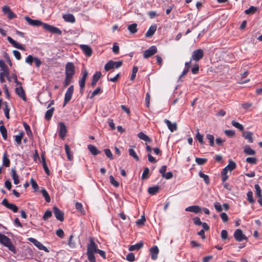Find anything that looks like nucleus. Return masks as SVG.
<instances>
[{"instance_id": "bf43d9fd", "label": "nucleus", "mask_w": 262, "mask_h": 262, "mask_svg": "<svg viewBox=\"0 0 262 262\" xmlns=\"http://www.w3.org/2000/svg\"><path fill=\"white\" fill-rule=\"evenodd\" d=\"M126 259L128 261L133 262L135 260V256L133 253H129L126 255Z\"/></svg>"}, {"instance_id": "f8f14e48", "label": "nucleus", "mask_w": 262, "mask_h": 262, "mask_svg": "<svg viewBox=\"0 0 262 262\" xmlns=\"http://www.w3.org/2000/svg\"><path fill=\"white\" fill-rule=\"evenodd\" d=\"M75 74V66L72 62H68L66 66V75L74 76Z\"/></svg>"}, {"instance_id": "5701e85b", "label": "nucleus", "mask_w": 262, "mask_h": 262, "mask_svg": "<svg viewBox=\"0 0 262 262\" xmlns=\"http://www.w3.org/2000/svg\"><path fill=\"white\" fill-rule=\"evenodd\" d=\"M80 48L87 56H91L92 54V50L89 46L82 45L80 46Z\"/></svg>"}, {"instance_id": "20e7f679", "label": "nucleus", "mask_w": 262, "mask_h": 262, "mask_svg": "<svg viewBox=\"0 0 262 262\" xmlns=\"http://www.w3.org/2000/svg\"><path fill=\"white\" fill-rule=\"evenodd\" d=\"M123 64V61H114L113 60H110L108 62H107L105 66H104V70L106 71H108L112 69H118L122 66Z\"/></svg>"}, {"instance_id": "0e129e2a", "label": "nucleus", "mask_w": 262, "mask_h": 262, "mask_svg": "<svg viewBox=\"0 0 262 262\" xmlns=\"http://www.w3.org/2000/svg\"><path fill=\"white\" fill-rule=\"evenodd\" d=\"M195 138L201 144H204L203 136L200 134L199 129H198V133L196 135Z\"/></svg>"}, {"instance_id": "b1692460", "label": "nucleus", "mask_w": 262, "mask_h": 262, "mask_svg": "<svg viewBox=\"0 0 262 262\" xmlns=\"http://www.w3.org/2000/svg\"><path fill=\"white\" fill-rule=\"evenodd\" d=\"M62 17L68 23H74L76 21L74 16L72 14H64Z\"/></svg>"}, {"instance_id": "1a4fd4ad", "label": "nucleus", "mask_w": 262, "mask_h": 262, "mask_svg": "<svg viewBox=\"0 0 262 262\" xmlns=\"http://www.w3.org/2000/svg\"><path fill=\"white\" fill-rule=\"evenodd\" d=\"M2 204L8 209L12 210L14 212H17L18 210L16 205L12 203H9L6 198L3 200Z\"/></svg>"}, {"instance_id": "f3484780", "label": "nucleus", "mask_w": 262, "mask_h": 262, "mask_svg": "<svg viewBox=\"0 0 262 262\" xmlns=\"http://www.w3.org/2000/svg\"><path fill=\"white\" fill-rule=\"evenodd\" d=\"M164 121L166 124L168 129L171 132H173L177 129V125L176 122L172 123L169 120L166 119H165Z\"/></svg>"}, {"instance_id": "4d7b16f0", "label": "nucleus", "mask_w": 262, "mask_h": 262, "mask_svg": "<svg viewBox=\"0 0 262 262\" xmlns=\"http://www.w3.org/2000/svg\"><path fill=\"white\" fill-rule=\"evenodd\" d=\"M4 104H5V108H4V112L5 116L7 119H9L10 118V116H9L10 109L8 108V106L7 105V103L6 102H5Z\"/></svg>"}, {"instance_id": "37998d69", "label": "nucleus", "mask_w": 262, "mask_h": 262, "mask_svg": "<svg viewBox=\"0 0 262 262\" xmlns=\"http://www.w3.org/2000/svg\"><path fill=\"white\" fill-rule=\"evenodd\" d=\"M128 152L130 156L134 158L136 160L139 161V158L137 155L136 154L135 151L134 150V149L132 148H129L128 149Z\"/></svg>"}, {"instance_id": "bb28decb", "label": "nucleus", "mask_w": 262, "mask_h": 262, "mask_svg": "<svg viewBox=\"0 0 262 262\" xmlns=\"http://www.w3.org/2000/svg\"><path fill=\"white\" fill-rule=\"evenodd\" d=\"M88 148L89 150V151L91 152V153L94 156H96L100 153V151L99 150L97 147L93 145L90 144L88 146Z\"/></svg>"}, {"instance_id": "7ed1b4c3", "label": "nucleus", "mask_w": 262, "mask_h": 262, "mask_svg": "<svg viewBox=\"0 0 262 262\" xmlns=\"http://www.w3.org/2000/svg\"><path fill=\"white\" fill-rule=\"evenodd\" d=\"M82 77L79 80V85L80 86V92L82 94L85 87V81L87 79L88 73L85 69H82L81 71Z\"/></svg>"}, {"instance_id": "72a5a7b5", "label": "nucleus", "mask_w": 262, "mask_h": 262, "mask_svg": "<svg viewBox=\"0 0 262 262\" xmlns=\"http://www.w3.org/2000/svg\"><path fill=\"white\" fill-rule=\"evenodd\" d=\"M10 164V160L8 158L6 153L3 154V165L5 167H9Z\"/></svg>"}, {"instance_id": "2eb2a0df", "label": "nucleus", "mask_w": 262, "mask_h": 262, "mask_svg": "<svg viewBox=\"0 0 262 262\" xmlns=\"http://www.w3.org/2000/svg\"><path fill=\"white\" fill-rule=\"evenodd\" d=\"M0 68L2 71L0 74L5 75L6 77H8L9 74V70L4 61L3 60H0Z\"/></svg>"}, {"instance_id": "ddd939ff", "label": "nucleus", "mask_w": 262, "mask_h": 262, "mask_svg": "<svg viewBox=\"0 0 262 262\" xmlns=\"http://www.w3.org/2000/svg\"><path fill=\"white\" fill-rule=\"evenodd\" d=\"M59 136L61 139H64L66 136L67 133V127L63 122H60L59 123Z\"/></svg>"}, {"instance_id": "8fccbe9b", "label": "nucleus", "mask_w": 262, "mask_h": 262, "mask_svg": "<svg viewBox=\"0 0 262 262\" xmlns=\"http://www.w3.org/2000/svg\"><path fill=\"white\" fill-rule=\"evenodd\" d=\"M75 208L79 212H80L82 214H84V210L83 209L82 205L81 203L77 202L75 204Z\"/></svg>"}, {"instance_id": "412c9836", "label": "nucleus", "mask_w": 262, "mask_h": 262, "mask_svg": "<svg viewBox=\"0 0 262 262\" xmlns=\"http://www.w3.org/2000/svg\"><path fill=\"white\" fill-rule=\"evenodd\" d=\"M7 39H8V41L11 44H12L14 47L17 48L18 49H20V50H24V47H23V46L21 44H20V43H18L17 42H16V41H15L11 37L8 36L7 37Z\"/></svg>"}, {"instance_id": "f257e3e1", "label": "nucleus", "mask_w": 262, "mask_h": 262, "mask_svg": "<svg viewBox=\"0 0 262 262\" xmlns=\"http://www.w3.org/2000/svg\"><path fill=\"white\" fill-rule=\"evenodd\" d=\"M89 243L87 245L86 255L88 259L90 262H96L95 256V253H96L98 248V245L94 242L93 238L89 237Z\"/></svg>"}, {"instance_id": "ea45409f", "label": "nucleus", "mask_w": 262, "mask_h": 262, "mask_svg": "<svg viewBox=\"0 0 262 262\" xmlns=\"http://www.w3.org/2000/svg\"><path fill=\"white\" fill-rule=\"evenodd\" d=\"M207 159L206 158H195V161L199 165H202L205 164L207 162Z\"/></svg>"}, {"instance_id": "6e6552de", "label": "nucleus", "mask_w": 262, "mask_h": 262, "mask_svg": "<svg viewBox=\"0 0 262 262\" xmlns=\"http://www.w3.org/2000/svg\"><path fill=\"white\" fill-rule=\"evenodd\" d=\"M157 51L158 50L156 46H152L143 52V57L145 59L148 58L149 57L155 55L157 52Z\"/></svg>"}, {"instance_id": "c756f323", "label": "nucleus", "mask_w": 262, "mask_h": 262, "mask_svg": "<svg viewBox=\"0 0 262 262\" xmlns=\"http://www.w3.org/2000/svg\"><path fill=\"white\" fill-rule=\"evenodd\" d=\"M159 186L150 187L148 188V192L151 195H155L159 192Z\"/></svg>"}, {"instance_id": "9b49d317", "label": "nucleus", "mask_w": 262, "mask_h": 262, "mask_svg": "<svg viewBox=\"0 0 262 262\" xmlns=\"http://www.w3.org/2000/svg\"><path fill=\"white\" fill-rule=\"evenodd\" d=\"M54 214L57 220L62 222L64 220V213L62 211L60 210L57 207L54 206L53 208Z\"/></svg>"}, {"instance_id": "aec40b11", "label": "nucleus", "mask_w": 262, "mask_h": 262, "mask_svg": "<svg viewBox=\"0 0 262 262\" xmlns=\"http://www.w3.org/2000/svg\"><path fill=\"white\" fill-rule=\"evenodd\" d=\"M41 162L42 163V165L43 168V169L45 171V172L47 173V175L49 176L50 174V171L48 167L46 161V158L44 154H42L41 155Z\"/></svg>"}, {"instance_id": "a878e982", "label": "nucleus", "mask_w": 262, "mask_h": 262, "mask_svg": "<svg viewBox=\"0 0 262 262\" xmlns=\"http://www.w3.org/2000/svg\"><path fill=\"white\" fill-rule=\"evenodd\" d=\"M243 137L248 140L249 143H252L253 142V134L249 131L244 132L243 133Z\"/></svg>"}, {"instance_id": "de8ad7c7", "label": "nucleus", "mask_w": 262, "mask_h": 262, "mask_svg": "<svg viewBox=\"0 0 262 262\" xmlns=\"http://www.w3.org/2000/svg\"><path fill=\"white\" fill-rule=\"evenodd\" d=\"M244 152L248 155H254L255 154V151L249 146H247L244 149Z\"/></svg>"}, {"instance_id": "6ab92c4d", "label": "nucleus", "mask_w": 262, "mask_h": 262, "mask_svg": "<svg viewBox=\"0 0 262 262\" xmlns=\"http://www.w3.org/2000/svg\"><path fill=\"white\" fill-rule=\"evenodd\" d=\"M101 76V73L100 72H96L93 76L92 80L91 85L92 87H94L99 79Z\"/></svg>"}, {"instance_id": "680f3d73", "label": "nucleus", "mask_w": 262, "mask_h": 262, "mask_svg": "<svg viewBox=\"0 0 262 262\" xmlns=\"http://www.w3.org/2000/svg\"><path fill=\"white\" fill-rule=\"evenodd\" d=\"M256 190V195L257 197L261 196V190L260 186L258 184H255L254 186Z\"/></svg>"}, {"instance_id": "a18cd8bd", "label": "nucleus", "mask_w": 262, "mask_h": 262, "mask_svg": "<svg viewBox=\"0 0 262 262\" xmlns=\"http://www.w3.org/2000/svg\"><path fill=\"white\" fill-rule=\"evenodd\" d=\"M73 76L66 75V78L64 81V86L67 87L71 82Z\"/></svg>"}, {"instance_id": "3c124183", "label": "nucleus", "mask_w": 262, "mask_h": 262, "mask_svg": "<svg viewBox=\"0 0 262 262\" xmlns=\"http://www.w3.org/2000/svg\"><path fill=\"white\" fill-rule=\"evenodd\" d=\"M138 68L137 66H134L132 70V73L130 77V80L133 81L135 79L136 74L138 72Z\"/></svg>"}, {"instance_id": "e2e57ef3", "label": "nucleus", "mask_w": 262, "mask_h": 262, "mask_svg": "<svg viewBox=\"0 0 262 262\" xmlns=\"http://www.w3.org/2000/svg\"><path fill=\"white\" fill-rule=\"evenodd\" d=\"M246 161L251 164H255L257 162V159L254 157H248L246 158Z\"/></svg>"}, {"instance_id": "423d86ee", "label": "nucleus", "mask_w": 262, "mask_h": 262, "mask_svg": "<svg viewBox=\"0 0 262 262\" xmlns=\"http://www.w3.org/2000/svg\"><path fill=\"white\" fill-rule=\"evenodd\" d=\"M74 92V86L71 85L65 93L63 106H64L71 99Z\"/></svg>"}, {"instance_id": "cd10ccee", "label": "nucleus", "mask_w": 262, "mask_h": 262, "mask_svg": "<svg viewBox=\"0 0 262 262\" xmlns=\"http://www.w3.org/2000/svg\"><path fill=\"white\" fill-rule=\"evenodd\" d=\"M15 92L24 100H26V97L25 94V92L21 86L15 88Z\"/></svg>"}, {"instance_id": "f704fd0d", "label": "nucleus", "mask_w": 262, "mask_h": 262, "mask_svg": "<svg viewBox=\"0 0 262 262\" xmlns=\"http://www.w3.org/2000/svg\"><path fill=\"white\" fill-rule=\"evenodd\" d=\"M199 176L204 179L206 184L208 185L210 183V179L208 175L204 173L202 171H200L199 173Z\"/></svg>"}, {"instance_id": "0eeeda50", "label": "nucleus", "mask_w": 262, "mask_h": 262, "mask_svg": "<svg viewBox=\"0 0 262 262\" xmlns=\"http://www.w3.org/2000/svg\"><path fill=\"white\" fill-rule=\"evenodd\" d=\"M43 29L53 34L58 35H61L62 34V31L59 28L49 24L44 25Z\"/></svg>"}, {"instance_id": "49530a36", "label": "nucleus", "mask_w": 262, "mask_h": 262, "mask_svg": "<svg viewBox=\"0 0 262 262\" xmlns=\"http://www.w3.org/2000/svg\"><path fill=\"white\" fill-rule=\"evenodd\" d=\"M231 124L235 127L238 128L239 130L243 131L244 130L243 126L239 123L236 122L235 121H232Z\"/></svg>"}, {"instance_id": "58836bf2", "label": "nucleus", "mask_w": 262, "mask_h": 262, "mask_svg": "<svg viewBox=\"0 0 262 262\" xmlns=\"http://www.w3.org/2000/svg\"><path fill=\"white\" fill-rule=\"evenodd\" d=\"M227 169L225 168L222 169L221 171V178L223 182H225L228 179V176H227Z\"/></svg>"}, {"instance_id": "052dcab7", "label": "nucleus", "mask_w": 262, "mask_h": 262, "mask_svg": "<svg viewBox=\"0 0 262 262\" xmlns=\"http://www.w3.org/2000/svg\"><path fill=\"white\" fill-rule=\"evenodd\" d=\"M146 220L145 218V216L144 215H142L141 216V218L137 220L136 222V223L138 226H142L144 224V223L145 222Z\"/></svg>"}, {"instance_id": "4c0bfd02", "label": "nucleus", "mask_w": 262, "mask_h": 262, "mask_svg": "<svg viewBox=\"0 0 262 262\" xmlns=\"http://www.w3.org/2000/svg\"><path fill=\"white\" fill-rule=\"evenodd\" d=\"M0 132L2 135V137L4 140L7 139V131L6 127L4 125L0 126Z\"/></svg>"}, {"instance_id": "dca6fc26", "label": "nucleus", "mask_w": 262, "mask_h": 262, "mask_svg": "<svg viewBox=\"0 0 262 262\" xmlns=\"http://www.w3.org/2000/svg\"><path fill=\"white\" fill-rule=\"evenodd\" d=\"M185 211L188 212H193L195 213H198L201 212V208L199 206L193 205L186 208Z\"/></svg>"}, {"instance_id": "4be33fe9", "label": "nucleus", "mask_w": 262, "mask_h": 262, "mask_svg": "<svg viewBox=\"0 0 262 262\" xmlns=\"http://www.w3.org/2000/svg\"><path fill=\"white\" fill-rule=\"evenodd\" d=\"M34 245L37 247L40 250H43L46 252H49L48 249L43 245L42 243L34 238Z\"/></svg>"}, {"instance_id": "f03ea898", "label": "nucleus", "mask_w": 262, "mask_h": 262, "mask_svg": "<svg viewBox=\"0 0 262 262\" xmlns=\"http://www.w3.org/2000/svg\"><path fill=\"white\" fill-rule=\"evenodd\" d=\"M0 243L5 247H8L9 250L13 253H15L16 252L15 248L11 242L10 238L2 233H0Z\"/></svg>"}, {"instance_id": "c85d7f7f", "label": "nucleus", "mask_w": 262, "mask_h": 262, "mask_svg": "<svg viewBox=\"0 0 262 262\" xmlns=\"http://www.w3.org/2000/svg\"><path fill=\"white\" fill-rule=\"evenodd\" d=\"M40 192L45 198L46 201L48 203L50 202L51 198L46 189L43 187H41Z\"/></svg>"}, {"instance_id": "69168bd1", "label": "nucleus", "mask_w": 262, "mask_h": 262, "mask_svg": "<svg viewBox=\"0 0 262 262\" xmlns=\"http://www.w3.org/2000/svg\"><path fill=\"white\" fill-rule=\"evenodd\" d=\"M247 196L248 201L250 203H253L254 202V200L253 198V193L252 191H248L247 193Z\"/></svg>"}, {"instance_id": "393cba45", "label": "nucleus", "mask_w": 262, "mask_h": 262, "mask_svg": "<svg viewBox=\"0 0 262 262\" xmlns=\"http://www.w3.org/2000/svg\"><path fill=\"white\" fill-rule=\"evenodd\" d=\"M157 30L156 25H152L148 29V31L145 33V36L146 37H151L155 33Z\"/></svg>"}, {"instance_id": "9d476101", "label": "nucleus", "mask_w": 262, "mask_h": 262, "mask_svg": "<svg viewBox=\"0 0 262 262\" xmlns=\"http://www.w3.org/2000/svg\"><path fill=\"white\" fill-rule=\"evenodd\" d=\"M234 237L238 242H242L244 239H247V237L243 234V231L240 229H236L234 233Z\"/></svg>"}, {"instance_id": "39448f33", "label": "nucleus", "mask_w": 262, "mask_h": 262, "mask_svg": "<svg viewBox=\"0 0 262 262\" xmlns=\"http://www.w3.org/2000/svg\"><path fill=\"white\" fill-rule=\"evenodd\" d=\"M204 56V52L203 50L199 49L194 50L192 54L191 60H194L195 61H199Z\"/></svg>"}, {"instance_id": "864d4df0", "label": "nucleus", "mask_w": 262, "mask_h": 262, "mask_svg": "<svg viewBox=\"0 0 262 262\" xmlns=\"http://www.w3.org/2000/svg\"><path fill=\"white\" fill-rule=\"evenodd\" d=\"M110 75H111L110 73L108 74V75H107V79H108V81H112V82H116L118 80V79L119 78V77H120V74L119 73L117 74L114 77H110Z\"/></svg>"}, {"instance_id": "473e14b6", "label": "nucleus", "mask_w": 262, "mask_h": 262, "mask_svg": "<svg viewBox=\"0 0 262 262\" xmlns=\"http://www.w3.org/2000/svg\"><path fill=\"white\" fill-rule=\"evenodd\" d=\"M138 137L141 140H144L146 142H151V139L145 135L143 132H140L138 134Z\"/></svg>"}, {"instance_id": "79ce46f5", "label": "nucleus", "mask_w": 262, "mask_h": 262, "mask_svg": "<svg viewBox=\"0 0 262 262\" xmlns=\"http://www.w3.org/2000/svg\"><path fill=\"white\" fill-rule=\"evenodd\" d=\"M24 136V133L20 132L18 135L14 136L15 141L17 143V144L19 145L21 143V139Z\"/></svg>"}, {"instance_id": "774afa93", "label": "nucleus", "mask_w": 262, "mask_h": 262, "mask_svg": "<svg viewBox=\"0 0 262 262\" xmlns=\"http://www.w3.org/2000/svg\"><path fill=\"white\" fill-rule=\"evenodd\" d=\"M105 155L110 159H113V154L110 149H105L104 150Z\"/></svg>"}, {"instance_id": "13d9d810", "label": "nucleus", "mask_w": 262, "mask_h": 262, "mask_svg": "<svg viewBox=\"0 0 262 262\" xmlns=\"http://www.w3.org/2000/svg\"><path fill=\"white\" fill-rule=\"evenodd\" d=\"M52 211L50 210H47L45 212L42 219L44 221H47L52 216Z\"/></svg>"}, {"instance_id": "6e6d98bb", "label": "nucleus", "mask_w": 262, "mask_h": 262, "mask_svg": "<svg viewBox=\"0 0 262 262\" xmlns=\"http://www.w3.org/2000/svg\"><path fill=\"white\" fill-rule=\"evenodd\" d=\"M65 151L67 155L69 160H71L72 156L70 154V148L68 144H66L64 146Z\"/></svg>"}, {"instance_id": "a19ab883", "label": "nucleus", "mask_w": 262, "mask_h": 262, "mask_svg": "<svg viewBox=\"0 0 262 262\" xmlns=\"http://www.w3.org/2000/svg\"><path fill=\"white\" fill-rule=\"evenodd\" d=\"M149 170L148 167H145L144 169L143 172L142 173L141 179L142 180H146L149 178Z\"/></svg>"}, {"instance_id": "e433bc0d", "label": "nucleus", "mask_w": 262, "mask_h": 262, "mask_svg": "<svg viewBox=\"0 0 262 262\" xmlns=\"http://www.w3.org/2000/svg\"><path fill=\"white\" fill-rule=\"evenodd\" d=\"M11 172H12V178L14 181V183L16 185L18 184L19 183V179H18V177L16 173V171H15V169L12 168Z\"/></svg>"}, {"instance_id": "c9c22d12", "label": "nucleus", "mask_w": 262, "mask_h": 262, "mask_svg": "<svg viewBox=\"0 0 262 262\" xmlns=\"http://www.w3.org/2000/svg\"><path fill=\"white\" fill-rule=\"evenodd\" d=\"M137 25L136 23H133L129 25L127 27L128 30L132 34H134L137 32Z\"/></svg>"}, {"instance_id": "4468645a", "label": "nucleus", "mask_w": 262, "mask_h": 262, "mask_svg": "<svg viewBox=\"0 0 262 262\" xmlns=\"http://www.w3.org/2000/svg\"><path fill=\"white\" fill-rule=\"evenodd\" d=\"M151 258L152 260H156L158 258V255L159 252V250L157 246H153L149 250Z\"/></svg>"}, {"instance_id": "c03bdc74", "label": "nucleus", "mask_w": 262, "mask_h": 262, "mask_svg": "<svg viewBox=\"0 0 262 262\" xmlns=\"http://www.w3.org/2000/svg\"><path fill=\"white\" fill-rule=\"evenodd\" d=\"M257 8L254 6H251L250 8L245 11V13L248 15L251 14H254L256 12Z\"/></svg>"}, {"instance_id": "603ef678", "label": "nucleus", "mask_w": 262, "mask_h": 262, "mask_svg": "<svg viewBox=\"0 0 262 262\" xmlns=\"http://www.w3.org/2000/svg\"><path fill=\"white\" fill-rule=\"evenodd\" d=\"M206 138H207V139L209 141V145L211 146H213L214 145V136L212 135H211V134H207Z\"/></svg>"}, {"instance_id": "338daca9", "label": "nucleus", "mask_w": 262, "mask_h": 262, "mask_svg": "<svg viewBox=\"0 0 262 262\" xmlns=\"http://www.w3.org/2000/svg\"><path fill=\"white\" fill-rule=\"evenodd\" d=\"M191 72L193 74H196L199 71V66L198 64H195L191 69Z\"/></svg>"}, {"instance_id": "a211bd4d", "label": "nucleus", "mask_w": 262, "mask_h": 262, "mask_svg": "<svg viewBox=\"0 0 262 262\" xmlns=\"http://www.w3.org/2000/svg\"><path fill=\"white\" fill-rule=\"evenodd\" d=\"M143 242L140 241V242L133 245H130L128 247V250L130 251H137L142 248L143 246Z\"/></svg>"}, {"instance_id": "5fc2aeb1", "label": "nucleus", "mask_w": 262, "mask_h": 262, "mask_svg": "<svg viewBox=\"0 0 262 262\" xmlns=\"http://www.w3.org/2000/svg\"><path fill=\"white\" fill-rule=\"evenodd\" d=\"M102 92V90L100 87L96 88L92 93L90 99L93 98L96 95L101 93Z\"/></svg>"}, {"instance_id": "7c9ffc66", "label": "nucleus", "mask_w": 262, "mask_h": 262, "mask_svg": "<svg viewBox=\"0 0 262 262\" xmlns=\"http://www.w3.org/2000/svg\"><path fill=\"white\" fill-rule=\"evenodd\" d=\"M236 163L232 160H229V164L225 167V168L227 169V170L232 171L236 168Z\"/></svg>"}, {"instance_id": "09e8293b", "label": "nucleus", "mask_w": 262, "mask_h": 262, "mask_svg": "<svg viewBox=\"0 0 262 262\" xmlns=\"http://www.w3.org/2000/svg\"><path fill=\"white\" fill-rule=\"evenodd\" d=\"M109 178L112 185L115 187H118L119 186V182L115 179L113 176H110Z\"/></svg>"}, {"instance_id": "2f4dec72", "label": "nucleus", "mask_w": 262, "mask_h": 262, "mask_svg": "<svg viewBox=\"0 0 262 262\" xmlns=\"http://www.w3.org/2000/svg\"><path fill=\"white\" fill-rule=\"evenodd\" d=\"M54 110V107H51L46 112L45 118L47 120L49 121L51 119Z\"/></svg>"}]
</instances>
